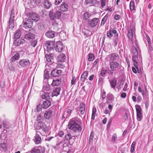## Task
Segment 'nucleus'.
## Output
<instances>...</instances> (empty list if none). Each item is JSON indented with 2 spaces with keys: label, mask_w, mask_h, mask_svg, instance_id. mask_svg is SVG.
I'll list each match as a JSON object with an SVG mask.
<instances>
[{
  "label": "nucleus",
  "mask_w": 153,
  "mask_h": 153,
  "mask_svg": "<svg viewBox=\"0 0 153 153\" xmlns=\"http://www.w3.org/2000/svg\"><path fill=\"white\" fill-rule=\"evenodd\" d=\"M81 123V121L79 118L75 117L70 120L68 125V128L74 132H80L82 129Z\"/></svg>",
  "instance_id": "1"
},
{
  "label": "nucleus",
  "mask_w": 153,
  "mask_h": 153,
  "mask_svg": "<svg viewBox=\"0 0 153 153\" xmlns=\"http://www.w3.org/2000/svg\"><path fill=\"white\" fill-rule=\"evenodd\" d=\"M53 11H51L49 13V16L50 19L52 20H54L56 19H59L61 16L62 13L59 10V7L57 6L55 7Z\"/></svg>",
  "instance_id": "2"
},
{
  "label": "nucleus",
  "mask_w": 153,
  "mask_h": 153,
  "mask_svg": "<svg viewBox=\"0 0 153 153\" xmlns=\"http://www.w3.org/2000/svg\"><path fill=\"white\" fill-rule=\"evenodd\" d=\"M28 9L26 8L25 11V13L23 16L24 19L22 24V27L25 29H27L29 28V17L28 15Z\"/></svg>",
  "instance_id": "3"
},
{
  "label": "nucleus",
  "mask_w": 153,
  "mask_h": 153,
  "mask_svg": "<svg viewBox=\"0 0 153 153\" xmlns=\"http://www.w3.org/2000/svg\"><path fill=\"white\" fill-rule=\"evenodd\" d=\"M39 19V17L38 14L33 12L29 13V31L30 30V28L33 25V21L36 22L38 21Z\"/></svg>",
  "instance_id": "4"
},
{
  "label": "nucleus",
  "mask_w": 153,
  "mask_h": 153,
  "mask_svg": "<svg viewBox=\"0 0 153 153\" xmlns=\"http://www.w3.org/2000/svg\"><path fill=\"white\" fill-rule=\"evenodd\" d=\"M139 60L138 59V56H133L132 60L134 62V65L135 68H136L137 70V73L141 74L142 73V70L140 67L139 68L138 67V63L142 62V58L139 56Z\"/></svg>",
  "instance_id": "5"
},
{
  "label": "nucleus",
  "mask_w": 153,
  "mask_h": 153,
  "mask_svg": "<svg viewBox=\"0 0 153 153\" xmlns=\"http://www.w3.org/2000/svg\"><path fill=\"white\" fill-rule=\"evenodd\" d=\"M55 42L54 41H48L45 44L44 46V50L46 49L48 52H50L53 50L55 48ZM46 51H45V53H46Z\"/></svg>",
  "instance_id": "6"
},
{
  "label": "nucleus",
  "mask_w": 153,
  "mask_h": 153,
  "mask_svg": "<svg viewBox=\"0 0 153 153\" xmlns=\"http://www.w3.org/2000/svg\"><path fill=\"white\" fill-rule=\"evenodd\" d=\"M15 14L14 10L13 9H12L11 11L10 17L8 23V27L9 28L12 29L14 27Z\"/></svg>",
  "instance_id": "7"
},
{
  "label": "nucleus",
  "mask_w": 153,
  "mask_h": 153,
  "mask_svg": "<svg viewBox=\"0 0 153 153\" xmlns=\"http://www.w3.org/2000/svg\"><path fill=\"white\" fill-rule=\"evenodd\" d=\"M99 22V18H95L88 20V25L91 28H93L96 26Z\"/></svg>",
  "instance_id": "8"
},
{
  "label": "nucleus",
  "mask_w": 153,
  "mask_h": 153,
  "mask_svg": "<svg viewBox=\"0 0 153 153\" xmlns=\"http://www.w3.org/2000/svg\"><path fill=\"white\" fill-rule=\"evenodd\" d=\"M136 111L137 119L138 121H140L142 118L141 113L142 109L139 105H135Z\"/></svg>",
  "instance_id": "9"
},
{
  "label": "nucleus",
  "mask_w": 153,
  "mask_h": 153,
  "mask_svg": "<svg viewBox=\"0 0 153 153\" xmlns=\"http://www.w3.org/2000/svg\"><path fill=\"white\" fill-rule=\"evenodd\" d=\"M110 68L111 71H114L118 68H121V66L118 63L114 61H110L109 63Z\"/></svg>",
  "instance_id": "10"
},
{
  "label": "nucleus",
  "mask_w": 153,
  "mask_h": 153,
  "mask_svg": "<svg viewBox=\"0 0 153 153\" xmlns=\"http://www.w3.org/2000/svg\"><path fill=\"white\" fill-rule=\"evenodd\" d=\"M75 137H77V136H72L70 133H68L65 135V138L66 140L68 141V143L71 144L76 139Z\"/></svg>",
  "instance_id": "11"
},
{
  "label": "nucleus",
  "mask_w": 153,
  "mask_h": 153,
  "mask_svg": "<svg viewBox=\"0 0 153 153\" xmlns=\"http://www.w3.org/2000/svg\"><path fill=\"white\" fill-rule=\"evenodd\" d=\"M64 46L62 42L60 41H57L56 44L55 48L56 51L58 52H62Z\"/></svg>",
  "instance_id": "12"
},
{
  "label": "nucleus",
  "mask_w": 153,
  "mask_h": 153,
  "mask_svg": "<svg viewBox=\"0 0 153 153\" xmlns=\"http://www.w3.org/2000/svg\"><path fill=\"white\" fill-rule=\"evenodd\" d=\"M144 90L143 89L142 90L141 87L140 86H139L138 87V92L142 93L143 99H145V97H147L149 95L146 88L145 85L144 86Z\"/></svg>",
  "instance_id": "13"
},
{
  "label": "nucleus",
  "mask_w": 153,
  "mask_h": 153,
  "mask_svg": "<svg viewBox=\"0 0 153 153\" xmlns=\"http://www.w3.org/2000/svg\"><path fill=\"white\" fill-rule=\"evenodd\" d=\"M39 134L40 132L39 131H36L35 135L34 137V142L36 144H40L42 142V139L41 137Z\"/></svg>",
  "instance_id": "14"
},
{
  "label": "nucleus",
  "mask_w": 153,
  "mask_h": 153,
  "mask_svg": "<svg viewBox=\"0 0 153 153\" xmlns=\"http://www.w3.org/2000/svg\"><path fill=\"white\" fill-rule=\"evenodd\" d=\"M62 71L61 70L53 69L51 72V75L53 77H57L59 76L62 73Z\"/></svg>",
  "instance_id": "15"
},
{
  "label": "nucleus",
  "mask_w": 153,
  "mask_h": 153,
  "mask_svg": "<svg viewBox=\"0 0 153 153\" xmlns=\"http://www.w3.org/2000/svg\"><path fill=\"white\" fill-rule=\"evenodd\" d=\"M49 72L47 69H45L44 71V73L43 75L44 80L43 81V83H48V80L49 78Z\"/></svg>",
  "instance_id": "16"
},
{
  "label": "nucleus",
  "mask_w": 153,
  "mask_h": 153,
  "mask_svg": "<svg viewBox=\"0 0 153 153\" xmlns=\"http://www.w3.org/2000/svg\"><path fill=\"white\" fill-rule=\"evenodd\" d=\"M117 33V31L116 30L114 29H111L107 31V36L111 38L113 36V33L115 35Z\"/></svg>",
  "instance_id": "17"
},
{
  "label": "nucleus",
  "mask_w": 153,
  "mask_h": 153,
  "mask_svg": "<svg viewBox=\"0 0 153 153\" xmlns=\"http://www.w3.org/2000/svg\"><path fill=\"white\" fill-rule=\"evenodd\" d=\"M111 61H114L119 58V56L118 54L113 53L109 55Z\"/></svg>",
  "instance_id": "18"
},
{
  "label": "nucleus",
  "mask_w": 153,
  "mask_h": 153,
  "mask_svg": "<svg viewBox=\"0 0 153 153\" xmlns=\"http://www.w3.org/2000/svg\"><path fill=\"white\" fill-rule=\"evenodd\" d=\"M59 7V10L62 12H65L67 10L68 5L65 2L62 3L60 5Z\"/></svg>",
  "instance_id": "19"
},
{
  "label": "nucleus",
  "mask_w": 153,
  "mask_h": 153,
  "mask_svg": "<svg viewBox=\"0 0 153 153\" xmlns=\"http://www.w3.org/2000/svg\"><path fill=\"white\" fill-rule=\"evenodd\" d=\"M85 108V105L83 102L80 103L79 108L80 114L82 115L84 113Z\"/></svg>",
  "instance_id": "20"
},
{
  "label": "nucleus",
  "mask_w": 153,
  "mask_h": 153,
  "mask_svg": "<svg viewBox=\"0 0 153 153\" xmlns=\"http://www.w3.org/2000/svg\"><path fill=\"white\" fill-rule=\"evenodd\" d=\"M51 105V102L50 100H47L43 102L42 105V108L44 109H47Z\"/></svg>",
  "instance_id": "21"
},
{
  "label": "nucleus",
  "mask_w": 153,
  "mask_h": 153,
  "mask_svg": "<svg viewBox=\"0 0 153 153\" xmlns=\"http://www.w3.org/2000/svg\"><path fill=\"white\" fill-rule=\"evenodd\" d=\"M45 35L48 38H53L55 36V32L52 30H49L45 33Z\"/></svg>",
  "instance_id": "22"
},
{
  "label": "nucleus",
  "mask_w": 153,
  "mask_h": 153,
  "mask_svg": "<svg viewBox=\"0 0 153 153\" xmlns=\"http://www.w3.org/2000/svg\"><path fill=\"white\" fill-rule=\"evenodd\" d=\"M61 88L59 87L56 88L54 89L52 94V96H57L60 94Z\"/></svg>",
  "instance_id": "23"
},
{
  "label": "nucleus",
  "mask_w": 153,
  "mask_h": 153,
  "mask_svg": "<svg viewBox=\"0 0 153 153\" xmlns=\"http://www.w3.org/2000/svg\"><path fill=\"white\" fill-rule=\"evenodd\" d=\"M53 113L52 110H49L46 111L44 114V116L46 119H49L51 117Z\"/></svg>",
  "instance_id": "24"
},
{
  "label": "nucleus",
  "mask_w": 153,
  "mask_h": 153,
  "mask_svg": "<svg viewBox=\"0 0 153 153\" xmlns=\"http://www.w3.org/2000/svg\"><path fill=\"white\" fill-rule=\"evenodd\" d=\"M29 60L28 59H22L19 62V64L21 66L24 67L28 65Z\"/></svg>",
  "instance_id": "25"
},
{
  "label": "nucleus",
  "mask_w": 153,
  "mask_h": 153,
  "mask_svg": "<svg viewBox=\"0 0 153 153\" xmlns=\"http://www.w3.org/2000/svg\"><path fill=\"white\" fill-rule=\"evenodd\" d=\"M88 73L87 71L84 72L82 75L81 77V81L84 82L85 79L87 78Z\"/></svg>",
  "instance_id": "26"
},
{
  "label": "nucleus",
  "mask_w": 153,
  "mask_h": 153,
  "mask_svg": "<svg viewBox=\"0 0 153 153\" xmlns=\"http://www.w3.org/2000/svg\"><path fill=\"white\" fill-rule=\"evenodd\" d=\"M41 98L42 99L46 100L50 99V92L45 93L44 92L43 94L41 96Z\"/></svg>",
  "instance_id": "27"
},
{
  "label": "nucleus",
  "mask_w": 153,
  "mask_h": 153,
  "mask_svg": "<svg viewBox=\"0 0 153 153\" xmlns=\"http://www.w3.org/2000/svg\"><path fill=\"white\" fill-rule=\"evenodd\" d=\"M26 40L25 39H22V40H16L14 41V44L16 46H18L20 44H23L25 43Z\"/></svg>",
  "instance_id": "28"
},
{
  "label": "nucleus",
  "mask_w": 153,
  "mask_h": 153,
  "mask_svg": "<svg viewBox=\"0 0 153 153\" xmlns=\"http://www.w3.org/2000/svg\"><path fill=\"white\" fill-rule=\"evenodd\" d=\"M107 98L108 99V100L112 102H113L115 97L112 94L109 93L107 95Z\"/></svg>",
  "instance_id": "29"
},
{
  "label": "nucleus",
  "mask_w": 153,
  "mask_h": 153,
  "mask_svg": "<svg viewBox=\"0 0 153 153\" xmlns=\"http://www.w3.org/2000/svg\"><path fill=\"white\" fill-rule=\"evenodd\" d=\"M118 40V34L117 33L114 35L113 39V44L115 46H117Z\"/></svg>",
  "instance_id": "30"
},
{
  "label": "nucleus",
  "mask_w": 153,
  "mask_h": 153,
  "mask_svg": "<svg viewBox=\"0 0 153 153\" xmlns=\"http://www.w3.org/2000/svg\"><path fill=\"white\" fill-rule=\"evenodd\" d=\"M20 57L19 54L16 53L14 56H12L10 59V61L11 62H14L16 60H18Z\"/></svg>",
  "instance_id": "31"
},
{
  "label": "nucleus",
  "mask_w": 153,
  "mask_h": 153,
  "mask_svg": "<svg viewBox=\"0 0 153 153\" xmlns=\"http://www.w3.org/2000/svg\"><path fill=\"white\" fill-rule=\"evenodd\" d=\"M45 118L43 116L38 114L36 120L37 122H43L45 120Z\"/></svg>",
  "instance_id": "32"
},
{
  "label": "nucleus",
  "mask_w": 153,
  "mask_h": 153,
  "mask_svg": "<svg viewBox=\"0 0 153 153\" xmlns=\"http://www.w3.org/2000/svg\"><path fill=\"white\" fill-rule=\"evenodd\" d=\"M61 82V79H57L56 80H53L51 84L53 86H57L59 85Z\"/></svg>",
  "instance_id": "33"
},
{
  "label": "nucleus",
  "mask_w": 153,
  "mask_h": 153,
  "mask_svg": "<svg viewBox=\"0 0 153 153\" xmlns=\"http://www.w3.org/2000/svg\"><path fill=\"white\" fill-rule=\"evenodd\" d=\"M117 81L116 79H112L110 81V83L111 87L112 88L115 89V86L117 84Z\"/></svg>",
  "instance_id": "34"
},
{
  "label": "nucleus",
  "mask_w": 153,
  "mask_h": 153,
  "mask_svg": "<svg viewBox=\"0 0 153 153\" xmlns=\"http://www.w3.org/2000/svg\"><path fill=\"white\" fill-rule=\"evenodd\" d=\"M128 31L127 35L128 37L130 40H131L133 38V34L132 29L131 28H128Z\"/></svg>",
  "instance_id": "35"
},
{
  "label": "nucleus",
  "mask_w": 153,
  "mask_h": 153,
  "mask_svg": "<svg viewBox=\"0 0 153 153\" xmlns=\"http://www.w3.org/2000/svg\"><path fill=\"white\" fill-rule=\"evenodd\" d=\"M97 1L96 0H85V4L86 5L90 4H96Z\"/></svg>",
  "instance_id": "36"
},
{
  "label": "nucleus",
  "mask_w": 153,
  "mask_h": 153,
  "mask_svg": "<svg viewBox=\"0 0 153 153\" xmlns=\"http://www.w3.org/2000/svg\"><path fill=\"white\" fill-rule=\"evenodd\" d=\"M21 35V30L20 29H18L15 33L14 36L15 38L19 39Z\"/></svg>",
  "instance_id": "37"
},
{
  "label": "nucleus",
  "mask_w": 153,
  "mask_h": 153,
  "mask_svg": "<svg viewBox=\"0 0 153 153\" xmlns=\"http://www.w3.org/2000/svg\"><path fill=\"white\" fill-rule=\"evenodd\" d=\"M44 5L45 8L48 9L51 7L52 4L48 1L45 0L44 1Z\"/></svg>",
  "instance_id": "38"
},
{
  "label": "nucleus",
  "mask_w": 153,
  "mask_h": 153,
  "mask_svg": "<svg viewBox=\"0 0 153 153\" xmlns=\"http://www.w3.org/2000/svg\"><path fill=\"white\" fill-rule=\"evenodd\" d=\"M30 43V45L32 47L35 48L37 43V40L36 39H33L32 40H29Z\"/></svg>",
  "instance_id": "39"
},
{
  "label": "nucleus",
  "mask_w": 153,
  "mask_h": 153,
  "mask_svg": "<svg viewBox=\"0 0 153 153\" xmlns=\"http://www.w3.org/2000/svg\"><path fill=\"white\" fill-rule=\"evenodd\" d=\"M40 151V149L38 147H35L33 148L30 151V153H39Z\"/></svg>",
  "instance_id": "40"
},
{
  "label": "nucleus",
  "mask_w": 153,
  "mask_h": 153,
  "mask_svg": "<svg viewBox=\"0 0 153 153\" xmlns=\"http://www.w3.org/2000/svg\"><path fill=\"white\" fill-rule=\"evenodd\" d=\"M52 54L51 53H49V55L46 54L45 55V57L46 58V61L48 62H51V60L53 59L52 56Z\"/></svg>",
  "instance_id": "41"
},
{
  "label": "nucleus",
  "mask_w": 153,
  "mask_h": 153,
  "mask_svg": "<svg viewBox=\"0 0 153 153\" xmlns=\"http://www.w3.org/2000/svg\"><path fill=\"white\" fill-rule=\"evenodd\" d=\"M44 123L43 122H37V124L35 125L34 127L37 130L40 129L42 128V126Z\"/></svg>",
  "instance_id": "42"
},
{
  "label": "nucleus",
  "mask_w": 153,
  "mask_h": 153,
  "mask_svg": "<svg viewBox=\"0 0 153 153\" xmlns=\"http://www.w3.org/2000/svg\"><path fill=\"white\" fill-rule=\"evenodd\" d=\"M130 9L131 11L135 10V5L134 1H131L129 4Z\"/></svg>",
  "instance_id": "43"
},
{
  "label": "nucleus",
  "mask_w": 153,
  "mask_h": 153,
  "mask_svg": "<svg viewBox=\"0 0 153 153\" xmlns=\"http://www.w3.org/2000/svg\"><path fill=\"white\" fill-rule=\"evenodd\" d=\"M50 89V86L48 85H47L44 86L42 90L44 92L47 93V92H49Z\"/></svg>",
  "instance_id": "44"
},
{
  "label": "nucleus",
  "mask_w": 153,
  "mask_h": 153,
  "mask_svg": "<svg viewBox=\"0 0 153 153\" xmlns=\"http://www.w3.org/2000/svg\"><path fill=\"white\" fill-rule=\"evenodd\" d=\"M66 58V56L64 54H62L58 56V59L59 61L63 62Z\"/></svg>",
  "instance_id": "45"
},
{
  "label": "nucleus",
  "mask_w": 153,
  "mask_h": 153,
  "mask_svg": "<svg viewBox=\"0 0 153 153\" xmlns=\"http://www.w3.org/2000/svg\"><path fill=\"white\" fill-rule=\"evenodd\" d=\"M144 99L146 101L145 102V107L146 109L147 110L149 106L148 96L145 97V99Z\"/></svg>",
  "instance_id": "46"
},
{
  "label": "nucleus",
  "mask_w": 153,
  "mask_h": 153,
  "mask_svg": "<svg viewBox=\"0 0 153 153\" xmlns=\"http://www.w3.org/2000/svg\"><path fill=\"white\" fill-rule=\"evenodd\" d=\"M88 60L89 61H92L95 58L94 55L92 53H90L88 55Z\"/></svg>",
  "instance_id": "47"
},
{
  "label": "nucleus",
  "mask_w": 153,
  "mask_h": 153,
  "mask_svg": "<svg viewBox=\"0 0 153 153\" xmlns=\"http://www.w3.org/2000/svg\"><path fill=\"white\" fill-rule=\"evenodd\" d=\"M41 129H42V130L44 132H46L48 130V127L44 123L42 125V128Z\"/></svg>",
  "instance_id": "48"
},
{
  "label": "nucleus",
  "mask_w": 153,
  "mask_h": 153,
  "mask_svg": "<svg viewBox=\"0 0 153 153\" xmlns=\"http://www.w3.org/2000/svg\"><path fill=\"white\" fill-rule=\"evenodd\" d=\"M108 18V16L106 15L102 19L101 23L100 24V25L103 26L104 25L105 23L106 20Z\"/></svg>",
  "instance_id": "49"
},
{
  "label": "nucleus",
  "mask_w": 153,
  "mask_h": 153,
  "mask_svg": "<svg viewBox=\"0 0 153 153\" xmlns=\"http://www.w3.org/2000/svg\"><path fill=\"white\" fill-rule=\"evenodd\" d=\"M90 17V15L87 12H85L83 14V19L85 20H88Z\"/></svg>",
  "instance_id": "50"
},
{
  "label": "nucleus",
  "mask_w": 153,
  "mask_h": 153,
  "mask_svg": "<svg viewBox=\"0 0 153 153\" xmlns=\"http://www.w3.org/2000/svg\"><path fill=\"white\" fill-rule=\"evenodd\" d=\"M135 145V143L133 142L131 144V146L130 152L131 153H132L134 151V147Z\"/></svg>",
  "instance_id": "51"
},
{
  "label": "nucleus",
  "mask_w": 153,
  "mask_h": 153,
  "mask_svg": "<svg viewBox=\"0 0 153 153\" xmlns=\"http://www.w3.org/2000/svg\"><path fill=\"white\" fill-rule=\"evenodd\" d=\"M94 137V133L92 131L91 133L89 139V143H92L93 142V139Z\"/></svg>",
  "instance_id": "52"
},
{
  "label": "nucleus",
  "mask_w": 153,
  "mask_h": 153,
  "mask_svg": "<svg viewBox=\"0 0 153 153\" xmlns=\"http://www.w3.org/2000/svg\"><path fill=\"white\" fill-rule=\"evenodd\" d=\"M99 59H98L95 60L93 63L92 68H94L95 66H96L97 67H98V63H99Z\"/></svg>",
  "instance_id": "53"
},
{
  "label": "nucleus",
  "mask_w": 153,
  "mask_h": 153,
  "mask_svg": "<svg viewBox=\"0 0 153 153\" xmlns=\"http://www.w3.org/2000/svg\"><path fill=\"white\" fill-rule=\"evenodd\" d=\"M117 137V135L116 134H113L111 138V141L112 142H114L116 140Z\"/></svg>",
  "instance_id": "54"
},
{
  "label": "nucleus",
  "mask_w": 153,
  "mask_h": 153,
  "mask_svg": "<svg viewBox=\"0 0 153 153\" xmlns=\"http://www.w3.org/2000/svg\"><path fill=\"white\" fill-rule=\"evenodd\" d=\"M76 78L74 76H72V79L71 80V85H75L76 83Z\"/></svg>",
  "instance_id": "55"
},
{
  "label": "nucleus",
  "mask_w": 153,
  "mask_h": 153,
  "mask_svg": "<svg viewBox=\"0 0 153 153\" xmlns=\"http://www.w3.org/2000/svg\"><path fill=\"white\" fill-rule=\"evenodd\" d=\"M35 35L33 33L29 32V40L35 39Z\"/></svg>",
  "instance_id": "56"
},
{
  "label": "nucleus",
  "mask_w": 153,
  "mask_h": 153,
  "mask_svg": "<svg viewBox=\"0 0 153 153\" xmlns=\"http://www.w3.org/2000/svg\"><path fill=\"white\" fill-rule=\"evenodd\" d=\"M106 70H101L100 71V76L104 77L106 73Z\"/></svg>",
  "instance_id": "57"
},
{
  "label": "nucleus",
  "mask_w": 153,
  "mask_h": 153,
  "mask_svg": "<svg viewBox=\"0 0 153 153\" xmlns=\"http://www.w3.org/2000/svg\"><path fill=\"white\" fill-rule=\"evenodd\" d=\"M1 146L4 150L5 151L7 150L6 145L5 143H1Z\"/></svg>",
  "instance_id": "58"
},
{
  "label": "nucleus",
  "mask_w": 153,
  "mask_h": 153,
  "mask_svg": "<svg viewBox=\"0 0 153 153\" xmlns=\"http://www.w3.org/2000/svg\"><path fill=\"white\" fill-rule=\"evenodd\" d=\"M132 52L134 54L133 56H138V53L137 49L136 48L132 50Z\"/></svg>",
  "instance_id": "59"
},
{
  "label": "nucleus",
  "mask_w": 153,
  "mask_h": 153,
  "mask_svg": "<svg viewBox=\"0 0 153 153\" xmlns=\"http://www.w3.org/2000/svg\"><path fill=\"white\" fill-rule=\"evenodd\" d=\"M26 33L25 35L24 36V39H26V41H27L29 40V34L28 33V30L25 31Z\"/></svg>",
  "instance_id": "60"
},
{
  "label": "nucleus",
  "mask_w": 153,
  "mask_h": 153,
  "mask_svg": "<svg viewBox=\"0 0 153 153\" xmlns=\"http://www.w3.org/2000/svg\"><path fill=\"white\" fill-rule=\"evenodd\" d=\"M42 107V105L39 104L36 106V110L38 112H39L41 111Z\"/></svg>",
  "instance_id": "61"
},
{
  "label": "nucleus",
  "mask_w": 153,
  "mask_h": 153,
  "mask_svg": "<svg viewBox=\"0 0 153 153\" xmlns=\"http://www.w3.org/2000/svg\"><path fill=\"white\" fill-rule=\"evenodd\" d=\"M106 4V0H101V6L102 8Z\"/></svg>",
  "instance_id": "62"
},
{
  "label": "nucleus",
  "mask_w": 153,
  "mask_h": 153,
  "mask_svg": "<svg viewBox=\"0 0 153 153\" xmlns=\"http://www.w3.org/2000/svg\"><path fill=\"white\" fill-rule=\"evenodd\" d=\"M64 132L62 131H59L58 133V135L61 137H62L64 136Z\"/></svg>",
  "instance_id": "63"
},
{
  "label": "nucleus",
  "mask_w": 153,
  "mask_h": 153,
  "mask_svg": "<svg viewBox=\"0 0 153 153\" xmlns=\"http://www.w3.org/2000/svg\"><path fill=\"white\" fill-rule=\"evenodd\" d=\"M120 16L118 14H116L114 15V19L116 20H119L120 18Z\"/></svg>",
  "instance_id": "64"
}]
</instances>
